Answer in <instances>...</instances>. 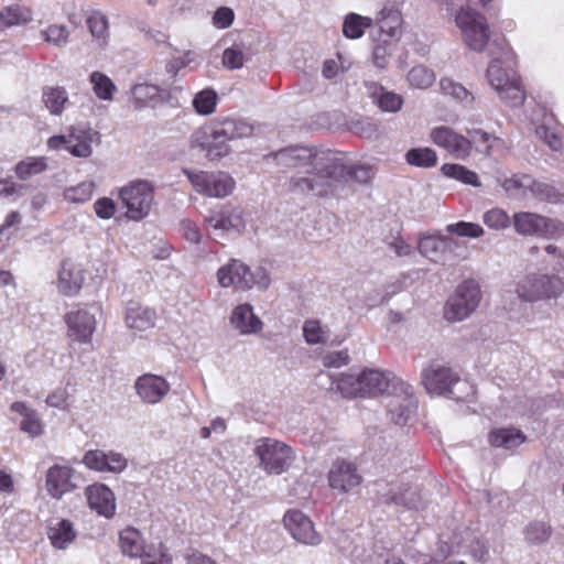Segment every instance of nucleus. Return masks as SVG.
Listing matches in <instances>:
<instances>
[{"label": "nucleus", "instance_id": "1", "mask_svg": "<svg viewBox=\"0 0 564 564\" xmlns=\"http://www.w3.org/2000/svg\"><path fill=\"white\" fill-rule=\"evenodd\" d=\"M270 156L278 166L295 171L288 184L289 191L294 194L334 196L347 177L360 184L372 177L370 167L347 166L338 152L316 147L290 145Z\"/></svg>", "mask_w": 564, "mask_h": 564}, {"label": "nucleus", "instance_id": "2", "mask_svg": "<svg viewBox=\"0 0 564 564\" xmlns=\"http://www.w3.org/2000/svg\"><path fill=\"white\" fill-rule=\"evenodd\" d=\"M332 381L329 389H335L343 398H375L382 394L391 395L393 386L404 382L390 371L364 369L358 375L341 373L339 377L327 375Z\"/></svg>", "mask_w": 564, "mask_h": 564}, {"label": "nucleus", "instance_id": "3", "mask_svg": "<svg viewBox=\"0 0 564 564\" xmlns=\"http://www.w3.org/2000/svg\"><path fill=\"white\" fill-rule=\"evenodd\" d=\"M491 0H466L455 14V23L460 30L464 43L473 51L482 52L491 32L487 19L476 10L480 6L487 8Z\"/></svg>", "mask_w": 564, "mask_h": 564}, {"label": "nucleus", "instance_id": "4", "mask_svg": "<svg viewBox=\"0 0 564 564\" xmlns=\"http://www.w3.org/2000/svg\"><path fill=\"white\" fill-rule=\"evenodd\" d=\"M218 284L224 288H234L239 291H249L253 288L264 291L270 286L271 280L264 268L253 271L240 259L231 258L216 272Z\"/></svg>", "mask_w": 564, "mask_h": 564}, {"label": "nucleus", "instance_id": "5", "mask_svg": "<svg viewBox=\"0 0 564 564\" xmlns=\"http://www.w3.org/2000/svg\"><path fill=\"white\" fill-rule=\"evenodd\" d=\"M212 142L207 147L210 159H219L230 152L229 141L249 138L253 134V126L243 119L218 118L210 127Z\"/></svg>", "mask_w": 564, "mask_h": 564}, {"label": "nucleus", "instance_id": "6", "mask_svg": "<svg viewBox=\"0 0 564 564\" xmlns=\"http://www.w3.org/2000/svg\"><path fill=\"white\" fill-rule=\"evenodd\" d=\"M253 452L259 459V466L270 475L285 473L296 458L291 446L271 437L259 438Z\"/></svg>", "mask_w": 564, "mask_h": 564}, {"label": "nucleus", "instance_id": "7", "mask_svg": "<svg viewBox=\"0 0 564 564\" xmlns=\"http://www.w3.org/2000/svg\"><path fill=\"white\" fill-rule=\"evenodd\" d=\"M514 231L522 237L560 239L564 236V223L532 212H517L512 215Z\"/></svg>", "mask_w": 564, "mask_h": 564}, {"label": "nucleus", "instance_id": "8", "mask_svg": "<svg viewBox=\"0 0 564 564\" xmlns=\"http://www.w3.org/2000/svg\"><path fill=\"white\" fill-rule=\"evenodd\" d=\"M487 78L500 99L510 106L518 107L524 102L525 96L519 79L510 66H505L501 58L491 59L487 68Z\"/></svg>", "mask_w": 564, "mask_h": 564}, {"label": "nucleus", "instance_id": "9", "mask_svg": "<svg viewBox=\"0 0 564 564\" xmlns=\"http://www.w3.org/2000/svg\"><path fill=\"white\" fill-rule=\"evenodd\" d=\"M119 198L127 208V217L139 221L151 212L154 202V188L148 181L134 180L119 189Z\"/></svg>", "mask_w": 564, "mask_h": 564}, {"label": "nucleus", "instance_id": "10", "mask_svg": "<svg viewBox=\"0 0 564 564\" xmlns=\"http://www.w3.org/2000/svg\"><path fill=\"white\" fill-rule=\"evenodd\" d=\"M481 300V291L474 280L464 281L444 306V318L447 322H462L476 311Z\"/></svg>", "mask_w": 564, "mask_h": 564}, {"label": "nucleus", "instance_id": "11", "mask_svg": "<svg viewBox=\"0 0 564 564\" xmlns=\"http://www.w3.org/2000/svg\"><path fill=\"white\" fill-rule=\"evenodd\" d=\"M563 290L564 283L560 276L543 273L530 274L517 285L519 299L525 302L556 299Z\"/></svg>", "mask_w": 564, "mask_h": 564}, {"label": "nucleus", "instance_id": "12", "mask_svg": "<svg viewBox=\"0 0 564 564\" xmlns=\"http://www.w3.org/2000/svg\"><path fill=\"white\" fill-rule=\"evenodd\" d=\"M183 172L195 191L208 197L221 198L231 194L235 188L234 178L225 172L191 171L186 169Z\"/></svg>", "mask_w": 564, "mask_h": 564}, {"label": "nucleus", "instance_id": "13", "mask_svg": "<svg viewBox=\"0 0 564 564\" xmlns=\"http://www.w3.org/2000/svg\"><path fill=\"white\" fill-rule=\"evenodd\" d=\"M205 223L213 229L212 235L215 240L239 235L246 227L242 210L230 206L210 210L209 215L205 217Z\"/></svg>", "mask_w": 564, "mask_h": 564}, {"label": "nucleus", "instance_id": "14", "mask_svg": "<svg viewBox=\"0 0 564 564\" xmlns=\"http://www.w3.org/2000/svg\"><path fill=\"white\" fill-rule=\"evenodd\" d=\"M460 382L459 376L451 368L432 364L422 372V383L430 394L459 399L453 389Z\"/></svg>", "mask_w": 564, "mask_h": 564}, {"label": "nucleus", "instance_id": "15", "mask_svg": "<svg viewBox=\"0 0 564 564\" xmlns=\"http://www.w3.org/2000/svg\"><path fill=\"white\" fill-rule=\"evenodd\" d=\"M362 479L357 464L344 458L334 460L327 473L328 486L339 494L352 492Z\"/></svg>", "mask_w": 564, "mask_h": 564}, {"label": "nucleus", "instance_id": "16", "mask_svg": "<svg viewBox=\"0 0 564 564\" xmlns=\"http://www.w3.org/2000/svg\"><path fill=\"white\" fill-rule=\"evenodd\" d=\"M530 120L536 124V138L546 144L552 151L560 152L563 149V138L557 120L544 106L538 105L530 113Z\"/></svg>", "mask_w": 564, "mask_h": 564}, {"label": "nucleus", "instance_id": "17", "mask_svg": "<svg viewBox=\"0 0 564 564\" xmlns=\"http://www.w3.org/2000/svg\"><path fill=\"white\" fill-rule=\"evenodd\" d=\"M377 497L380 502L394 505L406 509H420L423 507L421 496L416 488L399 484L377 481Z\"/></svg>", "mask_w": 564, "mask_h": 564}, {"label": "nucleus", "instance_id": "18", "mask_svg": "<svg viewBox=\"0 0 564 564\" xmlns=\"http://www.w3.org/2000/svg\"><path fill=\"white\" fill-rule=\"evenodd\" d=\"M430 138L437 147L443 148L457 160H465L471 152V141L449 127L433 128Z\"/></svg>", "mask_w": 564, "mask_h": 564}, {"label": "nucleus", "instance_id": "19", "mask_svg": "<svg viewBox=\"0 0 564 564\" xmlns=\"http://www.w3.org/2000/svg\"><path fill=\"white\" fill-rule=\"evenodd\" d=\"M391 399L387 404L391 420L398 425H404L416 409L412 387L405 382L393 386Z\"/></svg>", "mask_w": 564, "mask_h": 564}, {"label": "nucleus", "instance_id": "20", "mask_svg": "<svg viewBox=\"0 0 564 564\" xmlns=\"http://www.w3.org/2000/svg\"><path fill=\"white\" fill-rule=\"evenodd\" d=\"M67 325L68 337L79 344H89L96 330L95 315L85 308H78L67 313L64 317Z\"/></svg>", "mask_w": 564, "mask_h": 564}, {"label": "nucleus", "instance_id": "21", "mask_svg": "<svg viewBox=\"0 0 564 564\" xmlns=\"http://www.w3.org/2000/svg\"><path fill=\"white\" fill-rule=\"evenodd\" d=\"M285 529L293 539L306 544L317 545L321 542L319 534L315 531L311 519L300 510H289L283 518Z\"/></svg>", "mask_w": 564, "mask_h": 564}, {"label": "nucleus", "instance_id": "22", "mask_svg": "<svg viewBox=\"0 0 564 564\" xmlns=\"http://www.w3.org/2000/svg\"><path fill=\"white\" fill-rule=\"evenodd\" d=\"M83 463L89 469L100 473H121L127 467V459L122 454L116 452H104L90 449L85 453Z\"/></svg>", "mask_w": 564, "mask_h": 564}, {"label": "nucleus", "instance_id": "23", "mask_svg": "<svg viewBox=\"0 0 564 564\" xmlns=\"http://www.w3.org/2000/svg\"><path fill=\"white\" fill-rule=\"evenodd\" d=\"M134 388L139 398L148 404H156L170 391L169 382L161 376L145 373L135 380Z\"/></svg>", "mask_w": 564, "mask_h": 564}, {"label": "nucleus", "instance_id": "24", "mask_svg": "<svg viewBox=\"0 0 564 564\" xmlns=\"http://www.w3.org/2000/svg\"><path fill=\"white\" fill-rule=\"evenodd\" d=\"M85 281L84 269L82 265L65 260L62 262L58 272L57 289L65 296L76 295Z\"/></svg>", "mask_w": 564, "mask_h": 564}, {"label": "nucleus", "instance_id": "25", "mask_svg": "<svg viewBox=\"0 0 564 564\" xmlns=\"http://www.w3.org/2000/svg\"><path fill=\"white\" fill-rule=\"evenodd\" d=\"M74 469L68 466H52L46 474V489L54 499H61L64 494L72 491L76 485L73 482Z\"/></svg>", "mask_w": 564, "mask_h": 564}, {"label": "nucleus", "instance_id": "26", "mask_svg": "<svg viewBox=\"0 0 564 564\" xmlns=\"http://www.w3.org/2000/svg\"><path fill=\"white\" fill-rule=\"evenodd\" d=\"M99 132L91 128H72L68 133V152L77 158H88L93 153V143L99 142Z\"/></svg>", "mask_w": 564, "mask_h": 564}, {"label": "nucleus", "instance_id": "27", "mask_svg": "<svg viewBox=\"0 0 564 564\" xmlns=\"http://www.w3.org/2000/svg\"><path fill=\"white\" fill-rule=\"evenodd\" d=\"M86 496L90 509L106 518H111L116 511V498L113 492L105 485H91L86 489Z\"/></svg>", "mask_w": 564, "mask_h": 564}, {"label": "nucleus", "instance_id": "28", "mask_svg": "<svg viewBox=\"0 0 564 564\" xmlns=\"http://www.w3.org/2000/svg\"><path fill=\"white\" fill-rule=\"evenodd\" d=\"M230 324L240 335L257 334L263 327V323L248 303L239 304L232 310Z\"/></svg>", "mask_w": 564, "mask_h": 564}, {"label": "nucleus", "instance_id": "29", "mask_svg": "<svg viewBox=\"0 0 564 564\" xmlns=\"http://www.w3.org/2000/svg\"><path fill=\"white\" fill-rule=\"evenodd\" d=\"M73 522L66 519L52 521L47 528V538L54 549L66 550L76 539Z\"/></svg>", "mask_w": 564, "mask_h": 564}, {"label": "nucleus", "instance_id": "30", "mask_svg": "<svg viewBox=\"0 0 564 564\" xmlns=\"http://www.w3.org/2000/svg\"><path fill=\"white\" fill-rule=\"evenodd\" d=\"M155 312L138 302H129L126 310L127 326L135 330H147L154 325Z\"/></svg>", "mask_w": 564, "mask_h": 564}, {"label": "nucleus", "instance_id": "31", "mask_svg": "<svg viewBox=\"0 0 564 564\" xmlns=\"http://www.w3.org/2000/svg\"><path fill=\"white\" fill-rule=\"evenodd\" d=\"M368 95L372 102L376 104L384 112H397L402 108L403 98L387 90L381 85L371 83L367 85Z\"/></svg>", "mask_w": 564, "mask_h": 564}, {"label": "nucleus", "instance_id": "32", "mask_svg": "<svg viewBox=\"0 0 564 564\" xmlns=\"http://www.w3.org/2000/svg\"><path fill=\"white\" fill-rule=\"evenodd\" d=\"M378 21V39H387L395 42L401 34V15L400 12L392 9H382L379 12Z\"/></svg>", "mask_w": 564, "mask_h": 564}, {"label": "nucleus", "instance_id": "33", "mask_svg": "<svg viewBox=\"0 0 564 564\" xmlns=\"http://www.w3.org/2000/svg\"><path fill=\"white\" fill-rule=\"evenodd\" d=\"M119 543L122 553L131 557H141L145 553V543L141 532L128 527L119 534Z\"/></svg>", "mask_w": 564, "mask_h": 564}, {"label": "nucleus", "instance_id": "34", "mask_svg": "<svg viewBox=\"0 0 564 564\" xmlns=\"http://www.w3.org/2000/svg\"><path fill=\"white\" fill-rule=\"evenodd\" d=\"M488 442L494 447L513 449L525 442V435L517 429H497L488 434Z\"/></svg>", "mask_w": 564, "mask_h": 564}, {"label": "nucleus", "instance_id": "35", "mask_svg": "<svg viewBox=\"0 0 564 564\" xmlns=\"http://www.w3.org/2000/svg\"><path fill=\"white\" fill-rule=\"evenodd\" d=\"M161 89L152 84H137L131 89V96L135 108L154 106L162 99Z\"/></svg>", "mask_w": 564, "mask_h": 564}, {"label": "nucleus", "instance_id": "36", "mask_svg": "<svg viewBox=\"0 0 564 564\" xmlns=\"http://www.w3.org/2000/svg\"><path fill=\"white\" fill-rule=\"evenodd\" d=\"M440 88L444 96L452 98L464 107L471 106L475 100L474 95L466 87L451 78H442Z\"/></svg>", "mask_w": 564, "mask_h": 564}, {"label": "nucleus", "instance_id": "37", "mask_svg": "<svg viewBox=\"0 0 564 564\" xmlns=\"http://www.w3.org/2000/svg\"><path fill=\"white\" fill-rule=\"evenodd\" d=\"M530 177L528 174H513L510 177H498L497 182L509 197L519 198L529 192Z\"/></svg>", "mask_w": 564, "mask_h": 564}, {"label": "nucleus", "instance_id": "38", "mask_svg": "<svg viewBox=\"0 0 564 564\" xmlns=\"http://www.w3.org/2000/svg\"><path fill=\"white\" fill-rule=\"evenodd\" d=\"M448 246L446 237L435 235H424L419 241V251L430 260L436 261Z\"/></svg>", "mask_w": 564, "mask_h": 564}, {"label": "nucleus", "instance_id": "39", "mask_svg": "<svg viewBox=\"0 0 564 564\" xmlns=\"http://www.w3.org/2000/svg\"><path fill=\"white\" fill-rule=\"evenodd\" d=\"M372 25V20L357 13L346 15L343 23V34L348 39H359L364 35L365 30Z\"/></svg>", "mask_w": 564, "mask_h": 564}, {"label": "nucleus", "instance_id": "40", "mask_svg": "<svg viewBox=\"0 0 564 564\" xmlns=\"http://www.w3.org/2000/svg\"><path fill=\"white\" fill-rule=\"evenodd\" d=\"M42 100L46 109L52 115H61L68 100L67 93L62 87H45L43 89Z\"/></svg>", "mask_w": 564, "mask_h": 564}, {"label": "nucleus", "instance_id": "41", "mask_svg": "<svg viewBox=\"0 0 564 564\" xmlns=\"http://www.w3.org/2000/svg\"><path fill=\"white\" fill-rule=\"evenodd\" d=\"M441 172L444 176L459 181L464 184L479 187L478 175L460 164L446 163L441 167Z\"/></svg>", "mask_w": 564, "mask_h": 564}, {"label": "nucleus", "instance_id": "42", "mask_svg": "<svg viewBox=\"0 0 564 564\" xmlns=\"http://www.w3.org/2000/svg\"><path fill=\"white\" fill-rule=\"evenodd\" d=\"M32 20L30 9L19 4H12L0 11V21L4 26H13L28 23Z\"/></svg>", "mask_w": 564, "mask_h": 564}, {"label": "nucleus", "instance_id": "43", "mask_svg": "<svg viewBox=\"0 0 564 564\" xmlns=\"http://www.w3.org/2000/svg\"><path fill=\"white\" fill-rule=\"evenodd\" d=\"M90 84L95 95L106 101L113 99V93L116 91V85L104 73L93 72L89 77Z\"/></svg>", "mask_w": 564, "mask_h": 564}, {"label": "nucleus", "instance_id": "44", "mask_svg": "<svg viewBox=\"0 0 564 564\" xmlns=\"http://www.w3.org/2000/svg\"><path fill=\"white\" fill-rule=\"evenodd\" d=\"M47 169L45 158H26L15 166V174L20 180L26 181L34 175L43 173Z\"/></svg>", "mask_w": 564, "mask_h": 564}, {"label": "nucleus", "instance_id": "45", "mask_svg": "<svg viewBox=\"0 0 564 564\" xmlns=\"http://www.w3.org/2000/svg\"><path fill=\"white\" fill-rule=\"evenodd\" d=\"M529 192L533 197L542 202L555 204L561 199V194L553 185L534 180L532 176L530 177Z\"/></svg>", "mask_w": 564, "mask_h": 564}, {"label": "nucleus", "instance_id": "46", "mask_svg": "<svg viewBox=\"0 0 564 564\" xmlns=\"http://www.w3.org/2000/svg\"><path fill=\"white\" fill-rule=\"evenodd\" d=\"M405 160L411 165L426 169L436 165L437 155L431 148H414L405 153Z\"/></svg>", "mask_w": 564, "mask_h": 564}, {"label": "nucleus", "instance_id": "47", "mask_svg": "<svg viewBox=\"0 0 564 564\" xmlns=\"http://www.w3.org/2000/svg\"><path fill=\"white\" fill-rule=\"evenodd\" d=\"M482 223L492 230L502 231L508 229L512 224V217L499 207H494L482 215Z\"/></svg>", "mask_w": 564, "mask_h": 564}, {"label": "nucleus", "instance_id": "48", "mask_svg": "<svg viewBox=\"0 0 564 564\" xmlns=\"http://www.w3.org/2000/svg\"><path fill=\"white\" fill-rule=\"evenodd\" d=\"M411 87L417 89H426L431 87L435 80L433 70L425 66L419 65L413 67L406 76Z\"/></svg>", "mask_w": 564, "mask_h": 564}, {"label": "nucleus", "instance_id": "49", "mask_svg": "<svg viewBox=\"0 0 564 564\" xmlns=\"http://www.w3.org/2000/svg\"><path fill=\"white\" fill-rule=\"evenodd\" d=\"M217 94L213 89H204L197 93L193 99V107L197 113L207 116L215 111Z\"/></svg>", "mask_w": 564, "mask_h": 564}, {"label": "nucleus", "instance_id": "50", "mask_svg": "<svg viewBox=\"0 0 564 564\" xmlns=\"http://www.w3.org/2000/svg\"><path fill=\"white\" fill-rule=\"evenodd\" d=\"M251 54L246 52L240 44H234L224 51L223 64L229 69H238L249 59Z\"/></svg>", "mask_w": 564, "mask_h": 564}, {"label": "nucleus", "instance_id": "51", "mask_svg": "<svg viewBox=\"0 0 564 564\" xmlns=\"http://www.w3.org/2000/svg\"><path fill=\"white\" fill-rule=\"evenodd\" d=\"M95 184L91 181H85L76 186L64 191V198L68 202L82 204L90 199L94 193Z\"/></svg>", "mask_w": 564, "mask_h": 564}, {"label": "nucleus", "instance_id": "52", "mask_svg": "<svg viewBox=\"0 0 564 564\" xmlns=\"http://www.w3.org/2000/svg\"><path fill=\"white\" fill-rule=\"evenodd\" d=\"M41 35L48 44L63 47L68 43L69 31L66 25L52 24L43 30Z\"/></svg>", "mask_w": 564, "mask_h": 564}, {"label": "nucleus", "instance_id": "53", "mask_svg": "<svg viewBox=\"0 0 564 564\" xmlns=\"http://www.w3.org/2000/svg\"><path fill=\"white\" fill-rule=\"evenodd\" d=\"M303 335L307 344L316 345L326 341L328 332L325 330L319 321L307 319L303 325Z\"/></svg>", "mask_w": 564, "mask_h": 564}, {"label": "nucleus", "instance_id": "54", "mask_svg": "<svg viewBox=\"0 0 564 564\" xmlns=\"http://www.w3.org/2000/svg\"><path fill=\"white\" fill-rule=\"evenodd\" d=\"M87 25L91 35L100 43H106L108 37V21L100 12H94L87 18Z\"/></svg>", "mask_w": 564, "mask_h": 564}, {"label": "nucleus", "instance_id": "55", "mask_svg": "<svg viewBox=\"0 0 564 564\" xmlns=\"http://www.w3.org/2000/svg\"><path fill=\"white\" fill-rule=\"evenodd\" d=\"M377 42L373 46L372 58L378 68H384L394 47V42L387 39H375Z\"/></svg>", "mask_w": 564, "mask_h": 564}, {"label": "nucleus", "instance_id": "56", "mask_svg": "<svg viewBox=\"0 0 564 564\" xmlns=\"http://www.w3.org/2000/svg\"><path fill=\"white\" fill-rule=\"evenodd\" d=\"M552 528L544 522H533L525 529V539L531 544H541L550 539Z\"/></svg>", "mask_w": 564, "mask_h": 564}, {"label": "nucleus", "instance_id": "57", "mask_svg": "<svg viewBox=\"0 0 564 564\" xmlns=\"http://www.w3.org/2000/svg\"><path fill=\"white\" fill-rule=\"evenodd\" d=\"M446 230L451 234H455L459 237L479 238L484 236V228L476 223L458 221L456 224H449Z\"/></svg>", "mask_w": 564, "mask_h": 564}, {"label": "nucleus", "instance_id": "58", "mask_svg": "<svg viewBox=\"0 0 564 564\" xmlns=\"http://www.w3.org/2000/svg\"><path fill=\"white\" fill-rule=\"evenodd\" d=\"M196 54L193 51H186L183 55L172 57L166 64V72L175 77L182 68L191 64L195 59Z\"/></svg>", "mask_w": 564, "mask_h": 564}, {"label": "nucleus", "instance_id": "59", "mask_svg": "<svg viewBox=\"0 0 564 564\" xmlns=\"http://www.w3.org/2000/svg\"><path fill=\"white\" fill-rule=\"evenodd\" d=\"M235 20V12L229 7H219L213 14L212 23L217 29L229 28Z\"/></svg>", "mask_w": 564, "mask_h": 564}, {"label": "nucleus", "instance_id": "60", "mask_svg": "<svg viewBox=\"0 0 564 564\" xmlns=\"http://www.w3.org/2000/svg\"><path fill=\"white\" fill-rule=\"evenodd\" d=\"M20 429L32 437L39 436L43 433L42 423L35 411L22 419Z\"/></svg>", "mask_w": 564, "mask_h": 564}, {"label": "nucleus", "instance_id": "61", "mask_svg": "<svg viewBox=\"0 0 564 564\" xmlns=\"http://www.w3.org/2000/svg\"><path fill=\"white\" fill-rule=\"evenodd\" d=\"M96 215L101 219H110L116 212V204L111 198L101 197L94 204Z\"/></svg>", "mask_w": 564, "mask_h": 564}, {"label": "nucleus", "instance_id": "62", "mask_svg": "<svg viewBox=\"0 0 564 564\" xmlns=\"http://www.w3.org/2000/svg\"><path fill=\"white\" fill-rule=\"evenodd\" d=\"M180 230L183 235V237L192 242V243H199L202 240V234L199 228L195 223H193L189 219H184L180 223Z\"/></svg>", "mask_w": 564, "mask_h": 564}, {"label": "nucleus", "instance_id": "63", "mask_svg": "<svg viewBox=\"0 0 564 564\" xmlns=\"http://www.w3.org/2000/svg\"><path fill=\"white\" fill-rule=\"evenodd\" d=\"M349 355L347 350L333 351L324 356L323 365L326 368H340L348 365Z\"/></svg>", "mask_w": 564, "mask_h": 564}, {"label": "nucleus", "instance_id": "64", "mask_svg": "<svg viewBox=\"0 0 564 564\" xmlns=\"http://www.w3.org/2000/svg\"><path fill=\"white\" fill-rule=\"evenodd\" d=\"M143 555L142 564H172L171 554L162 546H160L159 550L144 553Z\"/></svg>", "mask_w": 564, "mask_h": 564}]
</instances>
